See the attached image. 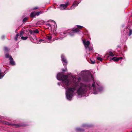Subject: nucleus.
<instances>
[{"mask_svg": "<svg viewBox=\"0 0 132 132\" xmlns=\"http://www.w3.org/2000/svg\"><path fill=\"white\" fill-rule=\"evenodd\" d=\"M74 75L72 77V83L68 79L67 75L62 76L61 73H59L57 75V79L59 80H62V86L66 89L65 94L67 99L71 100L73 96L74 92L77 88V93L79 96H82L85 94L88 89L92 90L94 94H98L103 90L102 88L100 85L99 82L95 81L93 76H90L85 77L84 80L86 81L92 80L93 82L91 86L87 83L79 82L81 78L79 77L78 78Z\"/></svg>", "mask_w": 132, "mask_h": 132, "instance_id": "1", "label": "nucleus"}, {"mask_svg": "<svg viewBox=\"0 0 132 132\" xmlns=\"http://www.w3.org/2000/svg\"><path fill=\"white\" fill-rule=\"evenodd\" d=\"M83 42L86 48V52H90V53H89V54H90V53H93L94 52V50L91 47L90 48L89 47V46L90 44L89 42V41L85 42V40H83Z\"/></svg>", "mask_w": 132, "mask_h": 132, "instance_id": "2", "label": "nucleus"}, {"mask_svg": "<svg viewBox=\"0 0 132 132\" xmlns=\"http://www.w3.org/2000/svg\"><path fill=\"white\" fill-rule=\"evenodd\" d=\"M76 26L78 28L74 29L72 30L69 33V34L71 36L74 35V34L76 32H78L80 31L78 28L81 29L83 28V27L79 25H76Z\"/></svg>", "mask_w": 132, "mask_h": 132, "instance_id": "3", "label": "nucleus"}, {"mask_svg": "<svg viewBox=\"0 0 132 132\" xmlns=\"http://www.w3.org/2000/svg\"><path fill=\"white\" fill-rule=\"evenodd\" d=\"M51 38L52 37L51 36H47L46 37V38L45 40L39 39L38 43L40 44L41 42H42L43 43L46 42L51 43V42H50V41Z\"/></svg>", "mask_w": 132, "mask_h": 132, "instance_id": "4", "label": "nucleus"}, {"mask_svg": "<svg viewBox=\"0 0 132 132\" xmlns=\"http://www.w3.org/2000/svg\"><path fill=\"white\" fill-rule=\"evenodd\" d=\"M62 61L63 64L64 65H65L67 64V61L66 59L64 57V55L62 54L61 56Z\"/></svg>", "mask_w": 132, "mask_h": 132, "instance_id": "5", "label": "nucleus"}, {"mask_svg": "<svg viewBox=\"0 0 132 132\" xmlns=\"http://www.w3.org/2000/svg\"><path fill=\"white\" fill-rule=\"evenodd\" d=\"M68 4L67 3L65 4H62L60 5V8L61 10H63L65 9L68 5Z\"/></svg>", "mask_w": 132, "mask_h": 132, "instance_id": "6", "label": "nucleus"}, {"mask_svg": "<svg viewBox=\"0 0 132 132\" xmlns=\"http://www.w3.org/2000/svg\"><path fill=\"white\" fill-rule=\"evenodd\" d=\"M5 123L7 125H12L13 126H14L15 127H19L20 125L19 124H10L9 122L7 121H5Z\"/></svg>", "mask_w": 132, "mask_h": 132, "instance_id": "7", "label": "nucleus"}, {"mask_svg": "<svg viewBox=\"0 0 132 132\" xmlns=\"http://www.w3.org/2000/svg\"><path fill=\"white\" fill-rule=\"evenodd\" d=\"M9 60H10V63L11 65H15V63L14 61L13 60L11 56H10L9 58Z\"/></svg>", "mask_w": 132, "mask_h": 132, "instance_id": "8", "label": "nucleus"}, {"mask_svg": "<svg viewBox=\"0 0 132 132\" xmlns=\"http://www.w3.org/2000/svg\"><path fill=\"white\" fill-rule=\"evenodd\" d=\"M78 3L77 1H75L73 3L72 6L71 7V9H73L75 6H77L78 4Z\"/></svg>", "mask_w": 132, "mask_h": 132, "instance_id": "9", "label": "nucleus"}, {"mask_svg": "<svg viewBox=\"0 0 132 132\" xmlns=\"http://www.w3.org/2000/svg\"><path fill=\"white\" fill-rule=\"evenodd\" d=\"M44 13L43 11H40L39 12H35L36 16H38L41 14L43 13Z\"/></svg>", "mask_w": 132, "mask_h": 132, "instance_id": "10", "label": "nucleus"}, {"mask_svg": "<svg viewBox=\"0 0 132 132\" xmlns=\"http://www.w3.org/2000/svg\"><path fill=\"white\" fill-rule=\"evenodd\" d=\"M67 33L65 32H61L60 35H61V36L62 37H61V38H63V37H65V35Z\"/></svg>", "mask_w": 132, "mask_h": 132, "instance_id": "11", "label": "nucleus"}, {"mask_svg": "<svg viewBox=\"0 0 132 132\" xmlns=\"http://www.w3.org/2000/svg\"><path fill=\"white\" fill-rule=\"evenodd\" d=\"M30 32L31 34H32L34 33H38L39 31L37 29H36L33 30H31L30 31Z\"/></svg>", "mask_w": 132, "mask_h": 132, "instance_id": "12", "label": "nucleus"}, {"mask_svg": "<svg viewBox=\"0 0 132 132\" xmlns=\"http://www.w3.org/2000/svg\"><path fill=\"white\" fill-rule=\"evenodd\" d=\"M30 16L32 17H34L36 16L35 12H33L30 14Z\"/></svg>", "mask_w": 132, "mask_h": 132, "instance_id": "13", "label": "nucleus"}, {"mask_svg": "<svg viewBox=\"0 0 132 132\" xmlns=\"http://www.w3.org/2000/svg\"><path fill=\"white\" fill-rule=\"evenodd\" d=\"M111 60H113L115 61H119L118 57H114L112 58L111 59Z\"/></svg>", "mask_w": 132, "mask_h": 132, "instance_id": "14", "label": "nucleus"}, {"mask_svg": "<svg viewBox=\"0 0 132 132\" xmlns=\"http://www.w3.org/2000/svg\"><path fill=\"white\" fill-rule=\"evenodd\" d=\"M4 74L3 72H1V70H0V79L2 78L4 76Z\"/></svg>", "mask_w": 132, "mask_h": 132, "instance_id": "15", "label": "nucleus"}, {"mask_svg": "<svg viewBox=\"0 0 132 132\" xmlns=\"http://www.w3.org/2000/svg\"><path fill=\"white\" fill-rule=\"evenodd\" d=\"M85 72L84 71H82L81 72V73H78V75H80L81 76H83L84 75V73H85Z\"/></svg>", "mask_w": 132, "mask_h": 132, "instance_id": "16", "label": "nucleus"}, {"mask_svg": "<svg viewBox=\"0 0 132 132\" xmlns=\"http://www.w3.org/2000/svg\"><path fill=\"white\" fill-rule=\"evenodd\" d=\"M28 38V37L27 36L26 37H21V39H22L23 40H26Z\"/></svg>", "mask_w": 132, "mask_h": 132, "instance_id": "17", "label": "nucleus"}, {"mask_svg": "<svg viewBox=\"0 0 132 132\" xmlns=\"http://www.w3.org/2000/svg\"><path fill=\"white\" fill-rule=\"evenodd\" d=\"M19 36V34H17L16 35V36L15 38V41H16L17 40V38H18Z\"/></svg>", "mask_w": 132, "mask_h": 132, "instance_id": "18", "label": "nucleus"}, {"mask_svg": "<svg viewBox=\"0 0 132 132\" xmlns=\"http://www.w3.org/2000/svg\"><path fill=\"white\" fill-rule=\"evenodd\" d=\"M109 55L112 56H113L114 55V54L112 52H109Z\"/></svg>", "mask_w": 132, "mask_h": 132, "instance_id": "19", "label": "nucleus"}, {"mask_svg": "<svg viewBox=\"0 0 132 132\" xmlns=\"http://www.w3.org/2000/svg\"><path fill=\"white\" fill-rule=\"evenodd\" d=\"M132 34V30L130 29L129 30V36H130Z\"/></svg>", "mask_w": 132, "mask_h": 132, "instance_id": "20", "label": "nucleus"}, {"mask_svg": "<svg viewBox=\"0 0 132 132\" xmlns=\"http://www.w3.org/2000/svg\"><path fill=\"white\" fill-rule=\"evenodd\" d=\"M76 130L77 131H81L83 130L80 128H78L76 129Z\"/></svg>", "mask_w": 132, "mask_h": 132, "instance_id": "21", "label": "nucleus"}, {"mask_svg": "<svg viewBox=\"0 0 132 132\" xmlns=\"http://www.w3.org/2000/svg\"><path fill=\"white\" fill-rule=\"evenodd\" d=\"M97 59L98 60H100L101 61H102L103 60V59L100 57H97Z\"/></svg>", "mask_w": 132, "mask_h": 132, "instance_id": "22", "label": "nucleus"}, {"mask_svg": "<svg viewBox=\"0 0 132 132\" xmlns=\"http://www.w3.org/2000/svg\"><path fill=\"white\" fill-rule=\"evenodd\" d=\"M28 19V18H24L23 20V22H25Z\"/></svg>", "mask_w": 132, "mask_h": 132, "instance_id": "23", "label": "nucleus"}, {"mask_svg": "<svg viewBox=\"0 0 132 132\" xmlns=\"http://www.w3.org/2000/svg\"><path fill=\"white\" fill-rule=\"evenodd\" d=\"M10 56L9 55V54H6L5 55V57L6 58H8L9 57H10Z\"/></svg>", "mask_w": 132, "mask_h": 132, "instance_id": "24", "label": "nucleus"}, {"mask_svg": "<svg viewBox=\"0 0 132 132\" xmlns=\"http://www.w3.org/2000/svg\"><path fill=\"white\" fill-rule=\"evenodd\" d=\"M4 50L6 51H7L8 50V48L6 47H4Z\"/></svg>", "mask_w": 132, "mask_h": 132, "instance_id": "25", "label": "nucleus"}, {"mask_svg": "<svg viewBox=\"0 0 132 132\" xmlns=\"http://www.w3.org/2000/svg\"><path fill=\"white\" fill-rule=\"evenodd\" d=\"M23 34V31H22L21 32H20V37Z\"/></svg>", "mask_w": 132, "mask_h": 132, "instance_id": "26", "label": "nucleus"}, {"mask_svg": "<svg viewBox=\"0 0 132 132\" xmlns=\"http://www.w3.org/2000/svg\"><path fill=\"white\" fill-rule=\"evenodd\" d=\"M90 60L91 61V63L92 64H94L95 63V61H92L91 59H90Z\"/></svg>", "mask_w": 132, "mask_h": 132, "instance_id": "27", "label": "nucleus"}, {"mask_svg": "<svg viewBox=\"0 0 132 132\" xmlns=\"http://www.w3.org/2000/svg\"><path fill=\"white\" fill-rule=\"evenodd\" d=\"M47 25V26H49V27H51V24L49 23H47V24H46Z\"/></svg>", "mask_w": 132, "mask_h": 132, "instance_id": "28", "label": "nucleus"}, {"mask_svg": "<svg viewBox=\"0 0 132 132\" xmlns=\"http://www.w3.org/2000/svg\"><path fill=\"white\" fill-rule=\"evenodd\" d=\"M38 7H35L34 8H33V10H36L38 9Z\"/></svg>", "mask_w": 132, "mask_h": 132, "instance_id": "29", "label": "nucleus"}, {"mask_svg": "<svg viewBox=\"0 0 132 132\" xmlns=\"http://www.w3.org/2000/svg\"><path fill=\"white\" fill-rule=\"evenodd\" d=\"M118 60H120V59H122V57H118Z\"/></svg>", "mask_w": 132, "mask_h": 132, "instance_id": "30", "label": "nucleus"}, {"mask_svg": "<svg viewBox=\"0 0 132 132\" xmlns=\"http://www.w3.org/2000/svg\"><path fill=\"white\" fill-rule=\"evenodd\" d=\"M62 70V71H66V69H63Z\"/></svg>", "mask_w": 132, "mask_h": 132, "instance_id": "31", "label": "nucleus"}, {"mask_svg": "<svg viewBox=\"0 0 132 132\" xmlns=\"http://www.w3.org/2000/svg\"><path fill=\"white\" fill-rule=\"evenodd\" d=\"M58 85L60 86V85H61V83L60 82H58L57 83Z\"/></svg>", "mask_w": 132, "mask_h": 132, "instance_id": "32", "label": "nucleus"}, {"mask_svg": "<svg viewBox=\"0 0 132 132\" xmlns=\"http://www.w3.org/2000/svg\"><path fill=\"white\" fill-rule=\"evenodd\" d=\"M2 38H4V36H2Z\"/></svg>", "mask_w": 132, "mask_h": 132, "instance_id": "33", "label": "nucleus"}, {"mask_svg": "<svg viewBox=\"0 0 132 132\" xmlns=\"http://www.w3.org/2000/svg\"><path fill=\"white\" fill-rule=\"evenodd\" d=\"M53 22L54 23V24H55V22Z\"/></svg>", "mask_w": 132, "mask_h": 132, "instance_id": "34", "label": "nucleus"}, {"mask_svg": "<svg viewBox=\"0 0 132 132\" xmlns=\"http://www.w3.org/2000/svg\"><path fill=\"white\" fill-rule=\"evenodd\" d=\"M130 132H132V130Z\"/></svg>", "mask_w": 132, "mask_h": 132, "instance_id": "35", "label": "nucleus"}]
</instances>
